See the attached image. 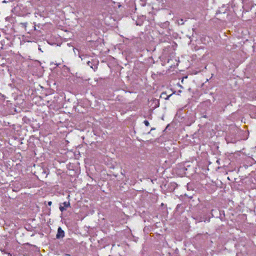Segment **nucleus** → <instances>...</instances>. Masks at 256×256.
<instances>
[{
  "label": "nucleus",
  "instance_id": "f8f14e48",
  "mask_svg": "<svg viewBox=\"0 0 256 256\" xmlns=\"http://www.w3.org/2000/svg\"><path fill=\"white\" fill-rule=\"evenodd\" d=\"M38 50L41 51L42 52H43V51L42 50L41 48H38Z\"/></svg>",
  "mask_w": 256,
  "mask_h": 256
},
{
  "label": "nucleus",
  "instance_id": "0eeeda50",
  "mask_svg": "<svg viewBox=\"0 0 256 256\" xmlns=\"http://www.w3.org/2000/svg\"><path fill=\"white\" fill-rule=\"evenodd\" d=\"M180 22H179V24H184V22H183V20L181 19L180 20Z\"/></svg>",
  "mask_w": 256,
  "mask_h": 256
},
{
  "label": "nucleus",
  "instance_id": "39448f33",
  "mask_svg": "<svg viewBox=\"0 0 256 256\" xmlns=\"http://www.w3.org/2000/svg\"><path fill=\"white\" fill-rule=\"evenodd\" d=\"M60 210L62 212L64 210H66V208L64 206H62L60 205Z\"/></svg>",
  "mask_w": 256,
  "mask_h": 256
},
{
  "label": "nucleus",
  "instance_id": "20e7f679",
  "mask_svg": "<svg viewBox=\"0 0 256 256\" xmlns=\"http://www.w3.org/2000/svg\"><path fill=\"white\" fill-rule=\"evenodd\" d=\"M88 56L87 54H79V57L81 58L82 60H84L85 58L88 57Z\"/></svg>",
  "mask_w": 256,
  "mask_h": 256
},
{
  "label": "nucleus",
  "instance_id": "1a4fd4ad",
  "mask_svg": "<svg viewBox=\"0 0 256 256\" xmlns=\"http://www.w3.org/2000/svg\"><path fill=\"white\" fill-rule=\"evenodd\" d=\"M165 95H166V93H162V94H161V96H165Z\"/></svg>",
  "mask_w": 256,
  "mask_h": 256
},
{
  "label": "nucleus",
  "instance_id": "7ed1b4c3",
  "mask_svg": "<svg viewBox=\"0 0 256 256\" xmlns=\"http://www.w3.org/2000/svg\"><path fill=\"white\" fill-rule=\"evenodd\" d=\"M86 63L92 69L95 70L96 66H94V67H93V66L92 64V62L90 60H88Z\"/></svg>",
  "mask_w": 256,
  "mask_h": 256
},
{
  "label": "nucleus",
  "instance_id": "9b49d317",
  "mask_svg": "<svg viewBox=\"0 0 256 256\" xmlns=\"http://www.w3.org/2000/svg\"><path fill=\"white\" fill-rule=\"evenodd\" d=\"M52 204V202H48V206H51Z\"/></svg>",
  "mask_w": 256,
  "mask_h": 256
},
{
  "label": "nucleus",
  "instance_id": "f03ea898",
  "mask_svg": "<svg viewBox=\"0 0 256 256\" xmlns=\"http://www.w3.org/2000/svg\"><path fill=\"white\" fill-rule=\"evenodd\" d=\"M62 204L66 208L70 206V203L69 202H64L62 203Z\"/></svg>",
  "mask_w": 256,
  "mask_h": 256
},
{
  "label": "nucleus",
  "instance_id": "ddd939ff",
  "mask_svg": "<svg viewBox=\"0 0 256 256\" xmlns=\"http://www.w3.org/2000/svg\"><path fill=\"white\" fill-rule=\"evenodd\" d=\"M24 26H26V23L24 24Z\"/></svg>",
  "mask_w": 256,
  "mask_h": 256
},
{
  "label": "nucleus",
  "instance_id": "9d476101",
  "mask_svg": "<svg viewBox=\"0 0 256 256\" xmlns=\"http://www.w3.org/2000/svg\"><path fill=\"white\" fill-rule=\"evenodd\" d=\"M165 95H166V93H162V94H161V96H165Z\"/></svg>",
  "mask_w": 256,
  "mask_h": 256
},
{
  "label": "nucleus",
  "instance_id": "423d86ee",
  "mask_svg": "<svg viewBox=\"0 0 256 256\" xmlns=\"http://www.w3.org/2000/svg\"><path fill=\"white\" fill-rule=\"evenodd\" d=\"M144 124L147 126H148L150 124L149 122L146 120H144Z\"/></svg>",
  "mask_w": 256,
  "mask_h": 256
},
{
  "label": "nucleus",
  "instance_id": "2eb2a0df",
  "mask_svg": "<svg viewBox=\"0 0 256 256\" xmlns=\"http://www.w3.org/2000/svg\"><path fill=\"white\" fill-rule=\"evenodd\" d=\"M76 50H78L76 49ZM74 50L75 52V48L74 49Z\"/></svg>",
  "mask_w": 256,
  "mask_h": 256
},
{
  "label": "nucleus",
  "instance_id": "f257e3e1",
  "mask_svg": "<svg viewBox=\"0 0 256 256\" xmlns=\"http://www.w3.org/2000/svg\"><path fill=\"white\" fill-rule=\"evenodd\" d=\"M64 231L60 227H59L58 230V232L56 235V238H64Z\"/></svg>",
  "mask_w": 256,
  "mask_h": 256
},
{
  "label": "nucleus",
  "instance_id": "4468645a",
  "mask_svg": "<svg viewBox=\"0 0 256 256\" xmlns=\"http://www.w3.org/2000/svg\"><path fill=\"white\" fill-rule=\"evenodd\" d=\"M155 130V128H152L151 129V130Z\"/></svg>",
  "mask_w": 256,
  "mask_h": 256
},
{
  "label": "nucleus",
  "instance_id": "6e6552de",
  "mask_svg": "<svg viewBox=\"0 0 256 256\" xmlns=\"http://www.w3.org/2000/svg\"><path fill=\"white\" fill-rule=\"evenodd\" d=\"M172 96V94H170L166 96V98H165L166 100H168L169 98Z\"/></svg>",
  "mask_w": 256,
  "mask_h": 256
}]
</instances>
